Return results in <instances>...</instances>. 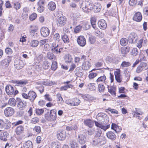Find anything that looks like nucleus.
<instances>
[{
	"mask_svg": "<svg viewBox=\"0 0 148 148\" xmlns=\"http://www.w3.org/2000/svg\"><path fill=\"white\" fill-rule=\"evenodd\" d=\"M24 130L23 127L22 125H19L17 127L16 130V133L17 135H20L23 132Z\"/></svg>",
	"mask_w": 148,
	"mask_h": 148,
	"instance_id": "obj_34",
	"label": "nucleus"
},
{
	"mask_svg": "<svg viewBox=\"0 0 148 148\" xmlns=\"http://www.w3.org/2000/svg\"><path fill=\"white\" fill-rule=\"evenodd\" d=\"M0 140L4 141H6L9 136V134L7 132H3L0 130Z\"/></svg>",
	"mask_w": 148,
	"mask_h": 148,
	"instance_id": "obj_13",
	"label": "nucleus"
},
{
	"mask_svg": "<svg viewBox=\"0 0 148 148\" xmlns=\"http://www.w3.org/2000/svg\"><path fill=\"white\" fill-rule=\"evenodd\" d=\"M143 112H142L139 109L136 108L135 111L134 112V116L136 118H138V119H140L141 118L139 115L142 114Z\"/></svg>",
	"mask_w": 148,
	"mask_h": 148,
	"instance_id": "obj_30",
	"label": "nucleus"
},
{
	"mask_svg": "<svg viewBox=\"0 0 148 148\" xmlns=\"http://www.w3.org/2000/svg\"><path fill=\"white\" fill-rule=\"evenodd\" d=\"M39 120L38 118L35 117L32 118L31 120V123L33 124H36L39 121Z\"/></svg>",
	"mask_w": 148,
	"mask_h": 148,
	"instance_id": "obj_60",
	"label": "nucleus"
},
{
	"mask_svg": "<svg viewBox=\"0 0 148 148\" xmlns=\"http://www.w3.org/2000/svg\"><path fill=\"white\" fill-rule=\"evenodd\" d=\"M86 4L87 6L88 7V8L91 10L94 8V5L93 3L91 1H87L86 3Z\"/></svg>",
	"mask_w": 148,
	"mask_h": 148,
	"instance_id": "obj_47",
	"label": "nucleus"
},
{
	"mask_svg": "<svg viewBox=\"0 0 148 148\" xmlns=\"http://www.w3.org/2000/svg\"><path fill=\"white\" fill-rule=\"evenodd\" d=\"M91 66L90 63L87 61H85L82 65L83 67L85 70H88Z\"/></svg>",
	"mask_w": 148,
	"mask_h": 148,
	"instance_id": "obj_36",
	"label": "nucleus"
},
{
	"mask_svg": "<svg viewBox=\"0 0 148 148\" xmlns=\"http://www.w3.org/2000/svg\"><path fill=\"white\" fill-rule=\"evenodd\" d=\"M128 40L125 38H123L121 39L120 41V43L122 46H125L127 44Z\"/></svg>",
	"mask_w": 148,
	"mask_h": 148,
	"instance_id": "obj_42",
	"label": "nucleus"
},
{
	"mask_svg": "<svg viewBox=\"0 0 148 148\" xmlns=\"http://www.w3.org/2000/svg\"><path fill=\"white\" fill-rule=\"evenodd\" d=\"M43 69L45 70L48 69L50 66V64L48 61L45 60L43 62L42 65Z\"/></svg>",
	"mask_w": 148,
	"mask_h": 148,
	"instance_id": "obj_37",
	"label": "nucleus"
},
{
	"mask_svg": "<svg viewBox=\"0 0 148 148\" xmlns=\"http://www.w3.org/2000/svg\"><path fill=\"white\" fill-rule=\"evenodd\" d=\"M88 40L91 44H94L96 41V38L94 36H91L89 38Z\"/></svg>",
	"mask_w": 148,
	"mask_h": 148,
	"instance_id": "obj_52",
	"label": "nucleus"
},
{
	"mask_svg": "<svg viewBox=\"0 0 148 148\" xmlns=\"http://www.w3.org/2000/svg\"><path fill=\"white\" fill-rule=\"evenodd\" d=\"M39 43V42L37 40H34L31 41L30 43L31 46L33 47H37Z\"/></svg>",
	"mask_w": 148,
	"mask_h": 148,
	"instance_id": "obj_45",
	"label": "nucleus"
},
{
	"mask_svg": "<svg viewBox=\"0 0 148 148\" xmlns=\"http://www.w3.org/2000/svg\"><path fill=\"white\" fill-rule=\"evenodd\" d=\"M64 60L66 62H70L72 60V58L71 55L69 54L65 55Z\"/></svg>",
	"mask_w": 148,
	"mask_h": 148,
	"instance_id": "obj_40",
	"label": "nucleus"
},
{
	"mask_svg": "<svg viewBox=\"0 0 148 148\" xmlns=\"http://www.w3.org/2000/svg\"><path fill=\"white\" fill-rule=\"evenodd\" d=\"M62 48L60 47L56 42H53L52 44L51 50L54 53L58 54L62 51Z\"/></svg>",
	"mask_w": 148,
	"mask_h": 148,
	"instance_id": "obj_4",
	"label": "nucleus"
},
{
	"mask_svg": "<svg viewBox=\"0 0 148 148\" xmlns=\"http://www.w3.org/2000/svg\"><path fill=\"white\" fill-rule=\"evenodd\" d=\"M57 99H58V101H60V103H62L64 101L63 99L62 98L61 95L60 94H58L57 95Z\"/></svg>",
	"mask_w": 148,
	"mask_h": 148,
	"instance_id": "obj_62",
	"label": "nucleus"
},
{
	"mask_svg": "<svg viewBox=\"0 0 148 148\" xmlns=\"http://www.w3.org/2000/svg\"><path fill=\"white\" fill-rule=\"evenodd\" d=\"M16 83L17 86H22L26 84L27 82L26 81H16Z\"/></svg>",
	"mask_w": 148,
	"mask_h": 148,
	"instance_id": "obj_43",
	"label": "nucleus"
},
{
	"mask_svg": "<svg viewBox=\"0 0 148 148\" xmlns=\"http://www.w3.org/2000/svg\"><path fill=\"white\" fill-rule=\"evenodd\" d=\"M44 110L43 109H37L36 110V113L37 114L40 115L43 113Z\"/></svg>",
	"mask_w": 148,
	"mask_h": 148,
	"instance_id": "obj_58",
	"label": "nucleus"
},
{
	"mask_svg": "<svg viewBox=\"0 0 148 148\" xmlns=\"http://www.w3.org/2000/svg\"><path fill=\"white\" fill-rule=\"evenodd\" d=\"M27 103L24 101H20L17 104L18 108L21 110H23L26 108Z\"/></svg>",
	"mask_w": 148,
	"mask_h": 148,
	"instance_id": "obj_19",
	"label": "nucleus"
},
{
	"mask_svg": "<svg viewBox=\"0 0 148 148\" xmlns=\"http://www.w3.org/2000/svg\"><path fill=\"white\" fill-rule=\"evenodd\" d=\"M98 90L100 92H103L105 89V87L103 84H99L98 85Z\"/></svg>",
	"mask_w": 148,
	"mask_h": 148,
	"instance_id": "obj_39",
	"label": "nucleus"
},
{
	"mask_svg": "<svg viewBox=\"0 0 148 148\" xmlns=\"http://www.w3.org/2000/svg\"><path fill=\"white\" fill-rule=\"evenodd\" d=\"M10 61V58L9 57H8L6 58L1 61V64L2 66L7 67L9 65Z\"/></svg>",
	"mask_w": 148,
	"mask_h": 148,
	"instance_id": "obj_23",
	"label": "nucleus"
},
{
	"mask_svg": "<svg viewBox=\"0 0 148 148\" xmlns=\"http://www.w3.org/2000/svg\"><path fill=\"white\" fill-rule=\"evenodd\" d=\"M56 7L55 3L53 1L50 2L48 4V9L52 11L56 9Z\"/></svg>",
	"mask_w": 148,
	"mask_h": 148,
	"instance_id": "obj_31",
	"label": "nucleus"
},
{
	"mask_svg": "<svg viewBox=\"0 0 148 148\" xmlns=\"http://www.w3.org/2000/svg\"><path fill=\"white\" fill-rule=\"evenodd\" d=\"M138 39L136 34L134 33H132L129 36L128 40L131 43H133L136 42Z\"/></svg>",
	"mask_w": 148,
	"mask_h": 148,
	"instance_id": "obj_9",
	"label": "nucleus"
},
{
	"mask_svg": "<svg viewBox=\"0 0 148 148\" xmlns=\"http://www.w3.org/2000/svg\"><path fill=\"white\" fill-rule=\"evenodd\" d=\"M77 42L78 44L80 46L84 47L86 44V40L84 36H80L78 37L77 39Z\"/></svg>",
	"mask_w": 148,
	"mask_h": 148,
	"instance_id": "obj_11",
	"label": "nucleus"
},
{
	"mask_svg": "<svg viewBox=\"0 0 148 148\" xmlns=\"http://www.w3.org/2000/svg\"><path fill=\"white\" fill-rule=\"evenodd\" d=\"M58 67L57 63L56 61H53L52 62L51 67L52 70L55 71Z\"/></svg>",
	"mask_w": 148,
	"mask_h": 148,
	"instance_id": "obj_44",
	"label": "nucleus"
},
{
	"mask_svg": "<svg viewBox=\"0 0 148 148\" xmlns=\"http://www.w3.org/2000/svg\"><path fill=\"white\" fill-rule=\"evenodd\" d=\"M69 145L71 148H79L78 143L73 139H71L70 140Z\"/></svg>",
	"mask_w": 148,
	"mask_h": 148,
	"instance_id": "obj_21",
	"label": "nucleus"
},
{
	"mask_svg": "<svg viewBox=\"0 0 148 148\" xmlns=\"http://www.w3.org/2000/svg\"><path fill=\"white\" fill-rule=\"evenodd\" d=\"M45 99L48 101H52V99L51 97L49 94H46L44 95Z\"/></svg>",
	"mask_w": 148,
	"mask_h": 148,
	"instance_id": "obj_63",
	"label": "nucleus"
},
{
	"mask_svg": "<svg viewBox=\"0 0 148 148\" xmlns=\"http://www.w3.org/2000/svg\"><path fill=\"white\" fill-rule=\"evenodd\" d=\"M6 92L8 95L13 94L14 92V89L13 87L11 85H8L5 88Z\"/></svg>",
	"mask_w": 148,
	"mask_h": 148,
	"instance_id": "obj_14",
	"label": "nucleus"
},
{
	"mask_svg": "<svg viewBox=\"0 0 148 148\" xmlns=\"http://www.w3.org/2000/svg\"><path fill=\"white\" fill-rule=\"evenodd\" d=\"M102 132L101 130H98L96 132V136L93 140L91 142L93 146L99 147L105 145L106 142L105 137L103 136H100Z\"/></svg>",
	"mask_w": 148,
	"mask_h": 148,
	"instance_id": "obj_1",
	"label": "nucleus"
},
{
	"mask_svg": "<svg viewBox=\"0 0 148 148\" xmlns=\"http://www.w3.org/2000/svg\"><path fill=\"white\" fill-rule=\"evenodd\" d=\"M82 71V70L81 69L80 67H77L75 71L76 75L78 77H82L83 75Z\"/></svg>",
	"mask_w": 148,
	"mask_h": 148,
	"instance_id": "obj_24",
	"label": "nucleus"
},
{
	"mask_svg": "<svg viewBox=\"0 0 148 148\" xmlns=\"http://www.w3.org/2000/svg\"><path fill=\"white\" fill-rule=\"evenodd\" d=\"M66 129L67 131H77L78 128L76 125H73L66 126Z\"/></svg>",
	"mask_w": 148,
	"mask_h": 148,
	"instance_id": "obj_28",
	"label": "nucleus"
},
{
	"mask_svg": "<svg viewBox=\"0 0 148 148\" xmlns=\"http://www.w3.org/2000/svg\"><path fill=\"white\" fill-rule=\"evenodd\" d=\"M60 36L58 33L55 34L53 36V38L56 42H58L60 40Z\"/></svg>",
	"mask_w": 148,
	"mask_h": 148,
	"instance_id": "obj_55",
	"label": "nucleus"
},
{
	"mask_svg": "<svg viewBox=\"0 0 148 148\" xmlns=\"http://www.w3.org/2000/svg\"><path fill=\"white\" fill-rule=\"evenodd\" d=\"M41 34L44 37H47L49 34L50 30L47 27H42L40 30Z\"/></svg>",
	"mask_w": 148,
	"mask_h": 148,
	"instance_id": "obj_12",
	"label": "nucleus"
},
{
	"mask_svg": "<svg viewBox=\"0 0 148 148\" xmlns=\"http://www.w3.org/2000/svg\"><path fill=\"white\" fill-rule=\"evenodd\" d=\"M25 64V62L18 59H16L14 61L15 67L18 70L21 69Z\"/></svg>",
	"mask_w": 148,
	"mask_h": 148,
	"instance_id": "obj_5",
	"label": "nucleus"
},
{
	"mask_svg": "<svg viewBox=\"0 0 148 148\" xmlns=\"http://www.w3.org/2000/svg\"><path fill=\"white\" fill-rule=\"evenodd\" d=\"M37 17V14L34 13L32 14L29 17V19L31 21H33Z\"/></svg>",
	"mask_w": 148,
	"mask_h": 148,
	"instance_id": "obj_59",
	"label": "nucleus"
},
{
	"mask_svg": "<svg viewBox=\"0 0 148 148\" xmlns=\"http://www.w3.org/2000/svg\"><path fill=\"white\" fill-rule=\"evenodd\" d=\"M86 138L84 135L83 134L79 135L78 136L77 140L78 142L81 144L85 143Z\"/></svg>",
	"mask_w": 148,
	"mask_h": 148,
	"instance_id": "obj_22",
	"label": "nucleus"
},
{
	"mask_svg": "<svg viewBox=\"0 0 148 148\" xmlns=\"http://www.w3.org/2000/svg\"><path fill=\"white\" fill-rule=\"evenodd\" d=\"M14 8L16 10H17L20 8V5L19 2H15L14 3Z\"/></svg>",
	"mask_w": 148,
	"mask_h": 148,
	"instance_id": "obj_64",
	"label": "nucleus"
},
{
	"mask_svg": "<svg viewBox=\"0 0 148 148\" xmlns=\"http://www.w3.org/2000/svg\"><path fill=\"white\" fill-rule=\"evenodd\" d=\"M29 99L31 102L34 101L37 97L36 93L33 91H30L28 92Z\"/></svg>",
	"mask_w": 148,
	"mask_h": 148,
	"instance_id": "obj_18",
	"label": "nucleus"
},
{
	"mask_svg": "<svg viewBox=\"0 0 148 148\" xmlns=\"http://www.w3.org/2000/svg\"><path fill=\"white\" fill-rule=\"evenodd\" d=\"M45 119L49 121H55L56 118V111L53 110H50V112H47L45 114Z\"/></svg>",
	"mask_w": 148,
	"mask_h": 148,
	"instance_id": "obj_3",
	"label": "nucleus"
},
{
	"mask_svg": "<svg viewBox=\"0 0 148 148\" xmlns=\"http://www.w3.org/2000/svg\"><path fill=\"white\" fill-rule=\"evenodd\" d=\"M47 57L48 59L49 60H53L54 58H55V56L53 54V53L48 52L47 54Z\"/></svg>",
	"mask_w": 148,
	"mask_h": 148,
	"instance_id": "obj_50",
	"label": "nucleus"
},
{
	"mask_svg": "<svg viewBox=\"0 0 148 148\" xmlns=\"http://www.w3.org/2000/svg\"><path fill=\"white\" fill-rule=\"evenodd\" d=\"M33 130L36 132L37 134H39L41 132V128L39 126H36L34 128Z\"/></svg>",
	"mask_w": 148,
	"mask_h": 148,
	"instance_id": "obj_53",
	"label": "nucleus"
},
{
	"mask_svg": "<svg viewBox=\"0 0 148 148\" xmlns=\"http://www.w3.org/2000/svg\"><path fill=\"white\" fill-rule=\"evenodd\" d=\"M98 25L101 29H104L107 27V23L106 21L103 19L99 20L98 22Z\"/></svg>",
	"mask_w": 148,
	"mask_h": 148,
	"instance_id": "obj_15",
	"label": "nucleus"
},
{
	"mask_svg": "<svg viewBox=\"0 0 148 148\" xmlns=\"http://www.w3.org/2000/svg\"><path fill=\"white\" fill-rule=\"evenodd\" d=\"M106 116V114L103 113H99L97 115L96 117L97 120L101 123H99L97 121H95V125L97 127H99L103 130L104 131H106L110 127V125H103L102 122H103Z\"/></svg>",
	"mask_w": 148,
	"mask_h": 148,
	"instance_id": "obj_2",
	"label": "nucleus"
},
{
	"mask_svg": "<svg viewBox=\"0 0 148 148\" xmlns=\"http://www.w3.org/2000/svg\"><path fill=\"white\" fill-rule=\"evenodd\" d=\"M147 64L145 62H141L139 65L143 70V69L146 70L148 69V68L147 67Z\"/></svg>",
	"mask_w": 148,
	"mask_h": 148,
	"instance_id": "obj_56",
	"label": "nucleus"
},
{
	"mask_svg": "<svg viewBox=\"0 0 148 148\" xmlns=\"http://www.w3.org/2000/svg\"><path fill=\"white\" fill-rule=\"evenodd\" d=\"M101 6L99 3H95L94 6L93 10L95 12H99L101 8Z\"/></svg>",
	"mask_w": 148,
	"mask_h": 148,
	"instance_id": "obj_32",
	"label": "nucleus"
},
{
	"mask_svg": "<svg viewBox=\"0 0 148 148\" xmlns=\"http://www.w3.org/2000/svg\"><path fill=\"white\" fill-rule=\"evenodd\" d=\"M57 138L58 139L60 140H64L66 136L65 132L64 130H59L57 134Z\"/></svg>",
	"mask_w": 148,
	"mask_h": 148,
	"instance_id": "obj_8",
	"label": "nucleus"
},
{
	"mask_svg": "<svg viewBox=\"0 0 148 148\" xmlns=\"http://www.w3.org/2000/svg\"><path fill=\"white\" fill-rule=\"evenodd\" d=\"M114 75L116 80L118 82H121L122 80L121 78L120 71L119 69L116 70L114 72Z\"/></svg>",
	"mask_w": 148,
	"mask_h": 148,
	"instance_id": "obj_26",
	"label": "nucleus"
},
{
	"mask_svg": "<svg viewBox=\"0 0 148 148\" xmlns=\"http://www.w3.org/2000/svg\"><path fill=\"white\" fill-rule=\"evenodd\" d=\"M66 103L71 106H77L80 103V101L77 98L69 99L66 101Z\"/></svg>",
	"mask_w": 148,
	"mask_h": 148,
	"instance_id": "obj_7",
	"label": "nucleus"
},
{
	"mask_svg": "<svg viewBox=\"0 0 148 148\" xmlns=\"http://www.w3.org/2000/svg\"><path fill=\"white\" fill-rule=\"evenodd\" d=\"M97 75V73L93 72L90 73L88 75V77L90 79H93Z\"/></svg>",
	"mask_w": 148,
	"mask_h": 148,
	"instance_id": "obj_54",
	"label": "nucleus"
},
{
	"mask_svg": "<svg viewBox=\"0 0 148 148\" xmlns=\"http://www.w3.org/2000/svg\"><path fill=\"white\" fill-rule=\"evenodd\" d=\"M60 144L58 142H52L51 144L50 148H60Z\"/></svg>",
	"mask_w": 148,
	"mask_h": 148,
	"instance_id": "obj_33",
	"label": "nucleus"
},
{
	"mask_svg": "<svg viewBox=\"0 0 148 148\" xmlns=\"http://www.w3.org/2000/svg\"><path fill=\"white\" fill-rule=\"evenodd\" d=\"M106 110L110 112L112 114H118V112L116 110L112 109L110 108H109L106 109Z\"/></svg>",
	"mask_w": 148,
	"mask_h": 148,
	"instance_id": "obj_51",
	"label": "nucleus"
},
{
	"mask_svg": "<svg viewBox=\"0 0 148 148\" xmlns=\"http://www.w3.org/2000/svg\"><path fill=\"white\" fill-rule=\"evenodd\" d=\"M62 38L64 42L65 43L68 44L69 42V38L68 36L66 34L62 36Z\"/></svg>",
	"mask_w": 148,
	"mask_h": 148,
	"instance_id": "obj_41",
	"label": "nucleus"
},
{
	"mask_svg": "<svg viewBox=\"0 0 148 148\" xmlns=\"http://www.w3.org/2000/svg\"><path fill=\"white\" fill-rule=\"evenodd\" d=\"M96 82L98 83H103L106 84L107 83L106 76L105 75L99 77L97 79Z\"/></svg>",
	"mask_w": 148,
	"mask_h": 148,
	"instance_id": "obj_16",
	"label": "nucleus"
},
{
	"mask_svg": "<svg viewBox=\"0 0 148 148\" xmlns=\"http://www.w3.org/2000/svg\"><path fill=\"white\" fill-rule=\"evenodd\" d=\"M32 142L30 140L27 141L23 145L24 148H32Z\"/></svg>",
	"mask_w": 148,
	"mask_h": 148,
	"instance_id": "obj_35",
	"label": "nucleus"
},
{
	"mask_svg": "<svg viewBox=\"0 0 148 148\" xmlns=\"http://www.w3.org/2000/svg\"><path fill=\"white\" fill-rule=\"evenodd\" d=\"M14 109L10 107L6 108L4 110V114L6 117L12 116L14 114Z\"/></svg>",
	"mask_w": 148,
	"mask_h": 148,
	"instance_id": "obj_10",
	"label": "nucleus"
},
{
	"mask_svg": "<svg viewBox=\"0 0 148 148\" xmlns=\"http://www.w3.org/2000/svg\"><path fill=\"white\" fill-rule=\"evenodd\" d=\"M108 92L113 96L116 95V88L113 86H109L108 85Z\"/></svg>",
	"mask_w": 148,
	"mask_h": 148,
	"instance_id": "obj_29",
	"label": "nucleus"
},
{
	"mask_svg": "<svg viewBox=\"0 0 148 148\" xmlns=\"http://www.w3.org/2000/svg\"><path fill=\"white\" fill-rule=\"evenodd\" d=\"M66 18L64 16H62L59 17L57 20V24L58 26L62 27L66 23Z\"/></svg>",
	"mask_w": 148,
	"mask_h": 148,
	"instance_id": "obj_6",
	"label": "nucleus"
},
{
	"mask_svg": "<svg viewBox=\"0 0 148 148\" xmlns=\"http://www.w3.org/2000/svg\"><path fill=\"white\" fill-rule=\"evenodd\" d=\"M88 87L91 90H94L95 89V84L90 83L88 85Z\"/></svg>",
	"mask_w": 148,
	"mask_h": 148,
	"instance_id": "obj_49",
	"label": "nucleus"
},
{
	"mask_svg": "<svg viewBox=\"0 0 148 148\" xmlns=\"http://www.w3.org/2000/svg\"><path fill=\"white\" fill-rule=\"evenodd\" d=\"M111 128L112 130H114L117 133H118L120 132L122 130L121 127L114 123H112V124Z\"/></svg>",
	"mask_w": 148,
	"mask_h": 148,
	"instance_id": "obj_25",
	"label": "nucleus"
},
{
	"mask_svg": "<svg viewBox=\"0 0 148 148\" xmlns=\"http://www.w3.org/2000/svg\"><path fill=\"white\" fill-rule=\"evenodd\" d=\"M138 53V49L136 48H134L131 52V53L133 56H136L137 55Z\"/></svg>",
	"mask_w": 148,
	"mask_h": 148,
	"instance_id": "obj_57",
	"label": "nucleus"
},
{
	"mask_svg": "<svg viewBox=\"0 0 148 148\" xmlns=\"http://www.w3.org/2000/svg\"><path fill=\"white\" fill-rule=\"evenodd\" d=\"M84 124L90 128H92L94 124V121L90 119H87L84 120Z\"/></svg>",
	"mask_w": 148,
	"mask_h": 148,
	"instance_id": "obj_27",
	"label": "nucleus"
},
{
	"mask_svg": "<svg viewBox=\"0 0 148 148\" xmlns=\"http://www.w3.org/2000/svg\"><path fill=\"white\" fill-rule=\"evenodd\" d=\"M142 19V15L140 12H138L134 15L133 19L137 22H140Z\"/></svg>",
	"mask_w": 148,
	"mask_h": 148,
	"instance_id": "obj_17",
	"label": "nucleus"
},
{
	"mask_svg": "<svg viewBox=\"0 0 148 148\" xmlns=\"http://www.w3.org/2000/svg\"><path fill=\"white\" fill-rule=\"evenodd\" d=\"M82 6V9L84 12L87 13L91 12V10L90 9L88 8V7L87 6V5L86 4L84 6L83 5Z\"/></svg>",
	"mask_w": 148,
	"mask_h": 148,
	"instance_id": "obj_46",
	"label": "nucleus"
},
{
	"mask_svg": "<svg viewBox=\"0 0 148 148\" xmlns=\"http://www.w3.org/2000/svg\"><path fill=\"white\" fill-rule=\"evenodd\" d=\"M106 136L108 138L112 140H114L116 138V135L115 133L111 131L108 132L106 133Z\"/></svg>",
	"mask_w": 148,
	"mask_h": 148,
	"instance_id": "obj_20",
	"label": "nucleus"
},
{
	"mask_svg": "<svg viewBox=\"0 0 148 148\" xmlns=\"http://www.w3.org/2000/svg\"><path fill=\"white\" fill-rule=\"evenodd\" d=\"M129 4L132 6L136 5L137 3V0H130L129 1Z\"/></svg>",
	"mask_w": 148,
	"mask_h": 148,
	"instance_id": "obj_61",
	"label": "nucleus"
},
{
	"mask_svg": "<svg viewBox=\"0 0 148 148\" xmlns=\"http://www.w3.org/2000/svg\"><path fill=\"white\" fill-rule=\"evenodd\" d=\"M131 64L129 62L124 61L121 64V67H122L123 68V67H126L130 66Z\"/></svg>",
	"mask_w": 148,
	"mask_h": 148,
	"instance_id": "obj_48",
	"label": "nucleus"
},
{
	"mask_svg": "<svg viewBox=\"0 0 148 148\" xmlns=\"http://www.w3.org/2000/svg\"><path fill=\"white\" fill-rule=\"evenodd\" d=\"M16 101L15 99L13 98H10L9 100L8 104L12 106H14L16 105Z\"/></svg>",
	"mask_w": 148,
	"mask_h": 148,
	"instance_id": "obj_38",
	"label": "nucleus"
}]
</instances>
